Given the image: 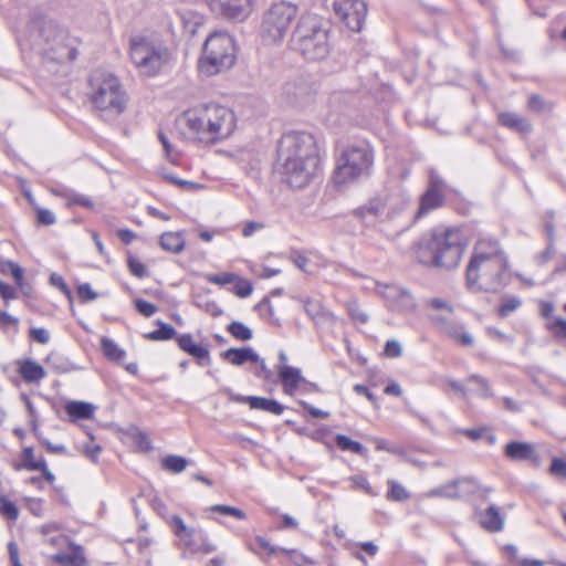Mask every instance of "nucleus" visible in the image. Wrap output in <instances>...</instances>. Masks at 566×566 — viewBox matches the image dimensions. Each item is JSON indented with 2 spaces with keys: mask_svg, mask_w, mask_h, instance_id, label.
Instances as JSON below:
<instances>
[{
  "mask_svg": "<svg viewBox=\"0 0 566 566\" xmlns=\"http://www.w3.org/2000/svg\"><path fill=\"white\" fill-rule=\"evenodd\" d=\"M318 163L317 146L312 134L289 132L281 137L276 167L291 187H305L316 174Z\"/></svg>",
  "mask_w": 566,
  "mask_h": 566,
  "instance_id": "nucleus-1",
  "label": "nucleus"
},
{
  "mask_svg": "<svg viewBox=\"0 0 566 566\" xmlns=\"http://www.w3.org/2000/svg\"><path fill=\"white\" fill-rule=\"evenodd\" d=\"M509 269L507 255L497 240H479L467 266V285L472 292L496 293L510 283Z\"/></svg>",
  "mask_w": 566,
  "mask_h": 566,
  "instance_id": "nucleus-2",
  "label": "nucleus"
},
{
  "mask_svg": "<svg viewBox=\"0 0 566 566\" xmlns=\"http://www.w3.org/2000/svg\"><path fill=\"white\" fill-rule=\"evenodd\" d=\"M180 125L188 138L213 144L228 138L234 132L237 117L231 108L211 103L185 112Z\"/></svg>",
  "mask_w": 566,
  "mask_h": 566,
  "instance_id": "nucleus-3",
  "label": "nucleus"
},
{
  "mask_svg": "<svg viewBox=\"0 0 566 566\" xmlns=\"http://www.w3.org/2000/svg\"><path fill=\"white\" fill-rule=\"evenodd\" d=\"M23 41L32 51L53 62L74 61L77 56L67 33L45 17H34L29 21Z\"/></svg>",
  "mask_w": 566,
  "mask_h": 566,
  "instance_id": "nucleus-4",
  "label": "nucleus"
},
{
  "mask_svg": "<svg viewBox=\"0 0 566 566\" xmlns=\"http://www.w3.org/2000/svg\"><path fill=\"white\" fill-rule=\"evenodd\" d=\"M464 244L457 229L434 230L418 242L417 259L426 265L446 270L459 266Z\"/></svg>",
  "mask_w": 566,
  "mask_h": 566,
  "instance_id": "nucleus-5",
  "label": "nucleus"
},
{
  "mask_svg": "<svg viewBox=\"0 0 566 566\" xmlns=\"http://www.w3.org/2000/svg\"><path fill=\"white\" fill-rule=\"evenodd\" d=\"M90 99L105 119H115L128 104V95L119 78L106 70H95L88 78Z\"/></svg>",
  "mask_w": 566,
  "mask_h": 566,
  "instance_id": "nucleus-6",
  "label": "nucleus"
},
{
  "mask_svg": "<svg viewBox=\"0 0 566 566\" xmlns=\"http://www.w3.org/2000/svg\"><path fill=\"white\" fill-rule=\"evenodd\" d=\"M374 151L369 144L360 143L345 147L334 171V182L337 186L356 182L368 178L373 172Z\"/></svg>",
  "mask_w": 566,
  "mask_h": 566,
  "instance_id": "nucleus-7",
  "label": "nucleus"
},
{
  "mask_svg": "<svg viewBox=\"0 0 566 566\" xmlns=\"http://www.w3.org/2000/svg\"><path fill=\"white\" fill-rule=\"evenodd\" d=\"M237 61L234 40L226 32H213L203 44L198 67L200 73L213 76L231 69Z\"/></svg>",
  "mask_w": 566,
  "mask_h": 566,
  "instance_id": "nucleus-8",
  "label": "nucleus"
},
{
  "mask_svg": "<svg viewBox=\"0 0 566 566\" xmlns=\"http://www.w3.org/2000/svg\"><path fill=\"white\" fill-rule=\"evenodd\" d=\"M129 56L140 75L155 76L168 63L170 53L159 39L135 35L129 40Z\"/></svg>",
  "mask_w": 566,
  "mask_h": 566,
  "instance_id": "nucleus-9",
  "label": "nucleus"
},
{
  "mask_svg": "<svg viewBox=\"0 0 566 566\" xmlns=\"http://www.w3.org/2000/svg\"><path fill=\"white\" fill-rule=\"evenodd\" d=\"M293 43L295 49L311 61L324 59L329 50L328 32L315 14H305L298 20Z\"/></svg>",
  "mask_w": 566,
  "mask_h": 566,
  "instance_id": "nucleus-10",
  "label": "nucleus"
},
{
  "mask_svg": "<svg viewBox=\"0 0 566 566\" xmlns=\"http://www.w3.org/2000/svg\"><path fill=\"white\" fill-rule=\"evenodd\" d=\"M297 15V7L290 2L272 4L263 14L260 35L265 44L281 42Z\"/></svg>",
  "mask_w": 566,
  "mask_h": 566,
  "instance_id": "nucleus-11",
  "label": "nucleus"
},
{
  "mask_svg": "<svg viewBox=\"0 0 566 566\" xmlns=\"http://www.w3.org/2000/svg\"><path fill=\"white\" fill-rule=\"evenodd\" d=\"M449 187L439 172L431 168L426 191L420 196L419 207L415 213V220L426 217L428 213L441 208L446 201Z\"/></svg>",
  "mask_w": 566,
  "mask_h": 566,
  "instance_id": "nucleus-12",
  "label": "nucleus"
},
{
  "mask_svg": "<svg viewBox=\"0 0 566 566\" xmlns=\"http://www.w3.org/2000/svg\"><path fill=\"white\" fill-rule=\"evenodd\" d=\"M335 14L354 32L361 30L367 14V6L363 0H340L334 4Z\"/></svg>",
  "mask_w": 566,
  "mask_h": 566,
  "instance_id": "nucleus-13",
  "label": "nucleus"
},
{
  "mask_svg": "<svg viewBox=\"0 0 566 566\" xmlns=\"http://www.w3.org/2000/svg\"><path fill=\"white\" fill-rule=\"evenodd\" d=\"M210 9L229 20L244 21L252 12L253 0H208Z\"/></svg>",
  "mask_w": 566,
  "mask_h": 566,
  "instance_id": "nucleus-14",
  "label": "nucleus"
},
{
  "mask_svg": "<svg viewBox=\"0 0 566 566\" xmlns=\"http://www.w3.org/2000/svg\"><path fill=\"white\" fill-rule=\"evenodd\" d=\"M480 490L476 481L471 478H459L452 480L431 491V495L448 499L469 496Z\"/></svg>",
  "mask_w": 566,
  "mask_h": 566,
  "instance_id": "nucleus-15",
  "label": "nucleus"
},
{
  "mask_svg": "<svg viewBox=\"0 0 566 566\" xmlns=\"http://www.w3.org/2000/svg\"><path fill=\"white\" fill-rule=\"evenodd\" d=\"M431 322L440 333L460 342L464 346L473 345L474 339L472 335L464 331L461 323L443 315L432 316Z\"/></svg>",
  "mask_w": 566,
  "mask_h": 566,
  "instance_id": "nucleus-16",
  "label": "nucleus"
},
{
  "mask_svg": "<svg viewBox=\"0 0 566 566\" xmlns=\"http://www.w3.org/2000/svg\"><path fill=\"white\" fill-rule=\"evenodd\" d=\"M181 350L198 359L200 366H208L211 363L209 349L193 342L191 334H181L176 338Z\"/></svg>",
  "mask_w": 566,
  "mask_h": 566,
  "instance_id": "nucleus-17",
  "label": "nucleus"
},
{
  "mask_svg": "<svg viewBox=\"0 0 566 566\" xmlns=\"http://www.w3.org/2000/svg\"><path fill=\"white\" fill-rule=\"evenodd\" d=\"M384 296L398 310L411 311L416 307V301L412 294L399 286L387 285L382 292Z\"/></svg>",
  "mask_w": 566,
  "mask_h": 566,
  "instance_id": "nucleus-18",
  "label": "nucleus"
},
{
  "mask_svg": "<svg viewBox=\"0 0 566 566\" xmlns=\"http://www.w3.org/2000/svg\"><path fill=\"white\" fill-rule=\"evenodd\" d=\"M504 454L506 458L514 461L531 460L538 462V454L536 453L535 447L528 442L511 441L505 446Z\"/></svg>",
  "mask_w": 566,
  "mask_h": 566,
  "instance_id": "nucleus-19",
  "label": "nucleus"
},
{
  "mask_svg": "<svg viewBox=\"0 0 566 566\" xmlns=\"http://www.w3.org/2000/svg\"><path fill=\"white\" fill-rule=\"evenodd\" d=\"M277 377L282 384L283 391L293 395L300 384L304 381L301 369L293 366H276Z\"/></svg>",
  "mask_w": 566,
  "mask_h": 566,
  "instance_id": "nucleus-20",
  "label": "nucleus"
},
{
  "mask_svg": "<svg viewBox=\"0 0 566 566\" xmlns=\"http://www.w3.org/2000/svg\"><path fill=\"white\" fill-rule=\"evenodd\" d=\"M69 548L70 553L59 552L52 556V560L61 566H86L84 548L74 542H69Z\"/></svg>",
  "mask_w": 566,
  "mask_h": 566,
  "instance_id": "nucleus-21",
  "label": "nucleus"
},
{
  "mask_svg": "<svg viewBox=\"0 0 566 566\" xmlns=\"http://www.w3.org/2000/svg\"><path fill=\"white\" fill-rule=\"evenodd\" d=\"M480 525L491 532V533H497L501 532L504 527V520L502 515L500 514V511L497 506L490 505L484 511H476L475 512Z\"/></svg>",
  "mask_w": 566,
  "mask_h": 566,
  "instance_id": "nucleus-22",
  "label": "nucleus"
},
{
  "mask_svg": "<svg viewBox=\"0 0 566 566\" xmlns=\"http://www.w3.org/2000/svg\"><path fill=\"white\" fill-rule=\"evenodd\" d=\"M221 358L233 366H242L248 361H259L260 356L252 347L229 348L221 353Z\"/></svg>",
  "mask_w": 566,
  "mask_h": 566,
  "instance_id": "nucleus-23",
  "label": "nucleus"
},
{
  "mask_svg": "<svg viewBox=\"0 0 566 566\" xmlns=\"http://www.w3.org/2000/svg\"><path fill=\"white\" fill-rule=\"evenodd\" d=\"M497 119L502 126L518 133H531L532 130L530 120L513 112H502Z\"/></svg>",
  "mask_w": 566,
  "mask_h": 566,
  "instance_id": "nucleus-24",
  "label": "nucleus"
},
{
  "mask_svg": "<svg viewBox=\"0 0 566 566\" xmlns=\"http://www.w3.org/2000/svg\"><path fill=\"white\" fill-rule=\"evenodd\" d=\"M94 406L84 401H70L65 406L66 413L74 420L90 419L94 415Z\"/></svg>",
  "mask_w": 566,
  "mask_h": 566,
  "instance_id": "nucleus-25",
  "label": "nucleus"
},
{
  "mask_svg": "<svg viewBox=\"0 0 566 566\" xmlns=\"http://www.w3.org/2000/svg\"><path fill=\"white\" fill-rule=\"evenodd\" d=\"M21 377L27 382H35L45 377L44 368L33 360H25L19 368Z\"/></svg>",
  "mask_w": 566,
  "mask_h": 566,
  "instance_id": "nucleus-26",
  "label": "nucleus"
},
{
  "mask_svg": "<svg viewBox=\"0 0 566 566\" xmlns=\"http://www.w3.org/2000/svg\"><path fill=\"white\" fill-rule=\"evenodd\" d=\"M251 409L263 410L270 412L272 415H282L284 411V406L281 405L277 400L253 396L251 398Z\"/></svg>",
  "mask_w": 566,
  "mask_h": 566,
  "instance_id": "nucleus-27",
  "label": "nucleus"
},
{
  "mask_svg": "<svg viewBox=\"0 0 566 566\" xmlns=\"http://www.w3.org/2000/svg\"><path fill=\"white\" fill-rule=\"evenodd\" d=\"M160 247L171 253H179L185 248V239L179 232H165L160 237Z\"/></svg>",
  "mask_w": 566,
  "mask_h": 566,
  "instance_id": "nucleus-28",
  "label": "nucleus"
},
{
  "mask_svg": "<svg viewBox=\"0 0 566 566\" xmlns=\"http://www.w3.org/2000/svg\"><path fill=\"white\" fill-rule=\"evenodd\" d=\"M389 203H392L391 197H376L373 198L367 205L359 208L358 211L360 216L373 214L378 217L385 212Z\"/></svg>",
  "mask_w": 566,
  "mask_h": 566,
  "instance_id": "nucleus-29",
  "label": "nucleus"
},
{
  "mask_svg": "<svg viewBox=\"0 0 566 566\" xmlns=\"http://www.w3.org/2000/svg\"><path fill=\"white\" fill-rule=\"evenodd\" d=\"M101 348L104 356L113 361H120L126 356V352L120 348L113 339L106 336L102 337L101 339Z\"/></svg>",
  "mask_w": 566,
  "mask_h": 566,
  "instance_id": "nucleus-30",
  "label": "nucleus"
},
{
  "mask_svg": "<svg viewBox=\"0 0 566 566\" xmlns=\"http://www.w3.org/2000/svg\"><path fill=\"white\" fill-rule=\"evenodd\" d=\"M157 325H158V328L146 334L145 338L158 342V340H168V339H171L175 337L176 329L171 325L166 324L161 321H158Z\"/></svg>",
  "mask_w": 566,
  "mask_h": 566,
  "instance_id": "nucleus-31",
  "label": "nucleus"
},
{
  "mask_svg": "<svg viewBox=\"0 0 566 566\" xmlns=\"http://www.w3.org/2000/svg\"><path fill=\"white\" fill-rule=\"evenodd\" d=\"M168 524L172 528L175 535L178 537L190 538L196 534V530L187 526L184 520L178 515H172L169 518Z\"/></svg>",
  "mask_w": 566,
  "mask_h": 566,
  "instance_id": "nucleus-32",
  "label": "nucleus"
},
{
  "mask_svg": "<svg viewBox=\"0 0 566 566\" xmlns=\"http://www.w3.org/2000/svg\"><path fill=\"white\" fill-rule=\"evenodd\" d=\"M502 303L499 307V315L501 317H507L513 312L522 306V300L514 295H504L501 298Z\"/></svg>",
  "mask_w": 566,
  "mask_h": 566,
  "instance_id": "nucleus-33",
  "label": "nucleus"
},
{
  "mask_svg": "<svg viewBox=\"0 0 566 566\" xmlns=\"http://www.w3.org/2000/svg\"><path fill=\"white\" fill-rule=\"evenodd\" d=\"M187 459L180 455H167L161 461L163 469L172 473H180L187 468Z\"/></svg>",
  "mask_w": 566,
  "mask_h": 566,
  "instance_id": "nucleus-34",
  "label": "nucleus"
},
{
  "mask_svg": "<svg viewBox=\"0 0 566 566\" xmlns=\"http://www.w3.org/2000/svg\"><path fill=\"white\" fill-rule=\"evenodd\" d=\"M335 442L339 449L345 450V451H347V450L352 451L355 454L361 455L366 451V449L364 448V446L361 443L354 441L344 434H337L335 438Z\"/></svg>",
  "mask_w": 566,
  "mask_h": 566,
  "instance_id": "nucleus-35",
  "label": "nucleus"
},
{
  "mask_svg": "<svg viewBox=\"0 0 566 566\" xmlns=\"http://www.w3.org/2000/svg\"><path fill=\"white\" fill-rule=\"evenodd\" d=\"M227 331L239 340H250L253 336L252 331L241 322H232Z\"/></svg>",
  "mask_w": 566,
  "mask_h": 566,
  "instance_id": "nucleus-36",
  "label": "nucleus"
},
{
  "mask_svg": "<svg viewBox=\"0 0 566 566\" xmlns=\"http://www.w3.org/2000/svg\"><path fill=\"white\" fill-rule=\"evenodd\" d=\"M388 484L390 485V490L387 493V500L402 502L410 497V493L397 481L390 480Z\"/></svg>",
  "mask_w": 566,
  "mask_h": 566,
  "instance_id": "nucleus-37",
  "label": "nucleus"
},
{
  "mask_svg": "<svg viewBox=\"0 0 566 566\" xmlns=\"http://www.w3.org/2000/svg\"><path fill=\"white\" fill-rule=\"evenodd\" d=\"M127 266L129 269V272L138 279L148 276V270H147L146 265L137 256L133 255L132 253H128Z\"/></svg>",
  "mask_w": 566,
  "mask_h": 566,
  "instance_id": "nucleus-38",
  "label": "nucleus"
},
{
  "mask_svg": "<svg viewBox=\"0 0 566 566\" xmlns=\"http://www.w3.org/2000/svg\"><path fill=\"white\" fill-rule=\"evenodd\" d=\"M349 317L359 324H366L369 319L368 314L364 312L356 301H349L346 305Z\"/></svg>",
  "mask_w": 566,
  "mask_h": 566,
  "instance_id": "nucleus-39",
  "label": "nucleus"
},
{
  "mask_svg": "<svg viewBox=\"0 0 566 566\" xmlns=\"http://www.w3.org/2000/svg\"><path fill=\"white\" fill-rule=\"evenodd\" d=\"M284 92L295 102H300L308 93V90L304 83H286L284 86Z\"/></svg>",
  "mask_w": 566,
  "mask_h": 566,
  "instance_id": "nucleus-40",
  "label": "nucleus"
},
{
  "mask_svg": "<svg viewBox=\"0 0 566 566\" xmlns=\"http://www.w3.org/2000/svg\"><path fill=\"white\" fill-rule=\"evenodd\" d=\"M527 107L530 111L535 113H545L553 108V105L545 102L544 98L538 94H532L528 97Z\"/></svg>",
  "mask_w": 566,
  "mask_h": 566,
  "instance_id": "nucleus-41",
  "label": "nucleus"
},
{
  "mask_svg": "<svg viewBox=\"0 0 566 566\" xmlns=\"http://www.w3.org/2000/svg\"><path fill=\"white\" fill-rule=\"evenodd\" d=\"M210 511L214 512V513L224 514V515H231L238 520L247 518V514L242 510L234 507V506H230V505L216 504L210 507Z\"/></svg>",
  "mask_w": 566,
  "mask_h": 566,
  "instance_id": "nucleus-42",
  "label": "nucleus"
},
{
  "mask_svg": "<svg viewBox=\"0 0 566 566\" xmlns=\"http://www.w3.org/2000/svg\"><path fill=\"white\" fill-rule=\"evenodd\" d=\"M352 99V95L347 92H335L331 95L328 99V104L332 108L336 111H343V108L348 104Z\"/></svg>",
  "mask_w": 566,
  "mask_h": 566,
  "instance_id": "nucleus-43",
  "label": "nucleus"
},
{
  "mask_svg": "<svg viewBox=\"0 0 566 566\" xmlns=\"http://www.w3.org/2000/svg\"><path fill=\"white\" fill-rule=\"evenodd\" d=\"M75 205L85 207L87 209H93L94 208L93 200H91L87 196L82 195V193H76V192H73V191L70 190L66 206L67 207H72V206H75Z\"/></svg>",
  "mask_w": 566,
  "mask_h": 566,
  "instance_id": "nucleus-44",
  "label": "nucleus"
},
{
  "mask_svg": "<svg viewBox=\"0 0 566 566\" xmlns=\"http://www.w3.org/2000/svg\"><path fill=\"white\" fill-rule=\"evenodd\" d=\"M304 310L312 319H317L324 315L323 305L317 300L304 301Z\"/></svg>",
  "mask_w": 566,
  "mask_h": 566,
  "instance_id": "nucleus-45",
  "label": "nucleus"
},
{
  "mask_svg": "<svg viewBox=\"0 0 566 566\" xmlns=\"http://www.w3.org/2000/svg\"><path fill=\"white\" fill-rule=\"evenodd\" d=\"M0 513L11 521H15L19 516V511L14 503L6 500L4 497L0 499Z\"/></svg>",
  "mask_w": 566,
  "mask_h": 566,
  "instance_id": "nucleus-46",
  "label": "nucleus"
},
{
  "mask_svg": "<svg viewBox=\"0 0 566 566\" xmlns=\"http://www.w3.org/2000/svg\"><path fill=\"white\" fill-rule=\"evenodd\" d=\"M206 279L209 283L223 286L233 283L238 275L234 273L209 274Z\"/></svg>",
  "mask_w": 566,
  "mask_h": 566,
  "instance_id": "nucleus-47",
  "label": "nucleus"
},
{
  "mask_svg": "<svg viewBox=\"0 0 566 566\" xmlns=\"http://www.w3.org/2000/svg\"><path fill=\"white\" fill-rule=\"evenodd\" d=\"M136 310L145 317H151L157 311V306L148 301L137 298L134 302Z\"/></svg>",
  "mask_w": 566,
  "mask_h": 566,
  "instance_id": "nucleus-48",
  "label": "nucleus"
},
{
  "mask_svg": "<svg viewBox=\"0 0 566 566\" xmlns=\"http://www.w3.org/2000/svg\"><path fill=\"white\" fill-rule=\"evenodd\" d=\"M233 283H234V293L239 297H248L249 295H251L253 287H252V284L248 280L241 279L238 275V279Z\"/></svg>",
  "mask_w": 566,
  "mask_h": 566,
  "instance_id": "nucleus-49",
  "label": "nucleus"
},
{
  "mask_svg": "<svg viewBox=\"0 0 566 566\" xmlns=\"http://www.w3.org/2000/svg\"><path fill=\"white\" fill-rule=\"evenodd\" d=\"M468 381L476 382L480 387L481 395L484 398H491L493 396V392L491 390L489 381L484 377H482L480 375H471V376H469Z\"/></svg>",
  "mask_w": 566,
  "mask_h": 566,
  "instance_id": "nucleus-50",
  "label": "nucleus"
},
{
  "mask_svg": "<svg viewBox=\"0 0 566 566\" xmlns=\"http://www.w3.org/2000/svg\"><path fill=\"white\" fill-rule=\"evenodd\" d=\"M36 219L43 226H52L56 221L55 214L51 210L40 207H36Z\"/></svg>",
  "mask_w": 566,
  "mask_h": 566,
  "instance_id": "nucleus-51",
  "label": "nucleus"
},
{
  "mask_svg": "<svg viewBox=\"0 0 566 566\" xmlns=\"http://www.w3.org/2000/svg\"><path fill=\"white\" fill-rule=\"evenodd\" d=\"M77 295L83 302L94 301L98 296L97 293L93 291L90 283L78 285Z\"/></svg>",
  "mask_w": 566,
  "mask_h": 566,
  "instance_id": "nucleus-52",
  "label": "nucleus"
},
{
  "mask_svg": "<svg viewBox=\"0 0 566 566\" xmlns=\"http://www.w3.org/2000/svg\"><path fill=\"white\" fill-rule=\"evenodd\" d=\"M0 327L6 329L8 327H13L15 332L19 329V318L12 316L8 312L0 311Z\"/></svg>",
  "mask_w": 566,
  "mask_h": 566,
  "instance_id": "nucleus-53",
  "label": "nucleus"
},
{
  "mask_svg": "<svg viewBox=\"0 0 566 566\" xmlns=\"http://www.w3.org/2000/svg\"><path fill=\"white\" fill-rule=\"evenodd\" d=\"M384 353L387 357L396 358L399 357L402 353L401 345L396 339H390L386 342Z\"/></svg>",
  "mask_w": 566,
  "mask_h": 566,
  "instance_id": "nucleus-54",
  "label": "nucleus"
},
{
  "mask_svg": "<svg viewBox=\"0 0 566 566\" xmlns=\"http://www.w3.org/2000/svg\"><path fill=\"white\" fill-rule=\"evenodd\" d=\"M549 472L553 475L566 479V461L560 458H554L549 467Z\"/></svg>",
  "mask_w": 566,
  "mask_h": 566,
  "instance_id": "nucleus-55",
  "label": "nucleus"
},
{
  "mask_svg": "<svg viewBox=\"0 0 566 566\" xmlns=\"http://www.w3.org/2000/svg\"><path fill=\"white\" fill-rule=\"evenodd\" d=\"M554 254H555V244H553V241H552V242H548L546 249L536 256L537 264L538 265L546 264L547 262H549L553 259Z\"/></svg>",
  "mask_w": 566,
  "mask_h": 566,
  "instance_id": "nucleus-56",
  "label": "nucleus"
},
{
  "mask_svg": "<svg viewBox=\"0 0 566 566\" xmlns=\"http://www.w3.org/2000/svg\"><path fill=\"white\" fill-rule=\"evenodd\" d=\"M30 336L33 340L40 344H46L50 340V334L45 328L33 327L30 329Z\"/></svg>",
  "mask_w": 566,
  "mask_h": 566,
  "instance_id": "nucleus-57",
  "label": "nucleus"
},
{
  "mask_svg": "<svg viewBox=\"0 0 566 566\" xmlns=\"http://www.w3.org/2000/svg\"><path fill=\"white\" fill-rule=\"evenodd\" d=\"M352 482L359 489L364 490L368 495L375 496L376 492L373 491L368 480L363 475H354L350 478Z\"/></svg>",
  "mask_w": 566,
  "mask_h": 566,
  "instance_id": "nucleus-58",
  "label": "nucleus"
},
{
  "mask_svg": "<svg viewBox=\"0 0 566 566\" xmlns=\"http://www.w3.org/2000/svg\"><path fill=\"white\" fill-rule=\"evenodd\" d=\"M0 295L3 298V301L6 302V304H8L9 301L18 297L15 289L13 286L4 283L1 280H0Z\"/></svg>",
  "mask_w": 566,
  "mask_h": 566,
  "instance_id": "nucleus-59",
  "label": "nucleus"
},
{
  "mask_svg": "<svg viewBox=\"0 0 566 566\" xmlns=\"http://www.w3.org/2000/svg\"><path fill=\"white\" fill-rule=\"evenodd\" d=\"M21 398L24 401L27 410L29 412L30 423L32 426V429L35 430L38 428V415H36L35 408L27 395L22 394Z\"/></svg>",
  "mask_w": 566,
  "mask_h": 566,
  "instance_id": "nucleus-60",
  "label": "nucleus"
},
{
  "mask_svg": "<svg viewBox=\"0 0 566 566\" xmlns=\"http://www.w3.org/2000/svg\"><path fill=\"white\" fill-rule=\"evenodd\" d=\"M6 266L9 269L11 275L14 277L17 284L19 286L22 285V281H23V269L15 262L13 261H8L6 263Z\"/></svg>",
  "mask_w": 566,
  "mask_h": 566,
  "instance_id": "nucleus-61",
  "label": "nucleus"
},
{
  "mask_svg": "<svg viewBox=\"0 0 566 566\" xmlns=\"http://www.w3.org/2000/svg\"><path fill=\"white\" fill-rule=\"evenodd\" d=\"M255 363L259 364V368L254 373L255 376L261 378V379H263V380H265V381H270L272 379L273 373L266 366L264 359L260 357V360L255 361Z\"/></svg>",
  "mask_w": 566,
  "mask_h": 566,
  "instance_id": "nucleus-62",
  "label": "nucleus"
},
{
  "mask_svg": "<svg viewBox=\"0 0 566 566\" xmlns=\"http://www.w3.org/2000/svg\"><path fill=\"white\" fill-rule=\"evenodd\" d=\"M8 552L12 566H23L19 558V547L15 542L8 543Z\"/></svg>",
  "mask_w": 566,
  "mask_h": 566,
  "instance_id": "nucleus-63",
  "label": "nucleus"
},
{
  "mask_svg": "<svg viewBox=\"0 0 566 566\" xmlns=\"http://www.w3.org/2000/svg\"><path fill=\"white\" fill-rule=\"evenodd\" d=\"M101 451H102L101 446L93 443V442L87 443L84 447V452H85L86 457L90 458L94 462L97 461V458H98V454Z\"/></svg>",
  "mask_w": 566,
  "mask_h": 566,
  "instance_id": "nucleus-64",
  "label": "nucleus"
}]
</instances>
